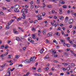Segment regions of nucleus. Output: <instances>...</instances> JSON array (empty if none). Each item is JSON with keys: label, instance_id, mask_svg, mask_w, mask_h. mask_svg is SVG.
Returning a JSON list of instances; mask_svg holds the SVG:
<instances>
[{"label": "nucleus", "instance_id": "f257e3e1", "mask_svg": "<svg viewBox=\"0 0 76 76\" xmlns=\"http://www.w3.org/2000/svg\"><path fill=\"white\" fill-rule=\"evenodd\" d=\"M21 13L26 12V13H28V9H23L21 11Z\"/></svg>", "mask_w": 76, "mask_h": 76}, {"label": "nucleus", "instance_id": "f03ea898", "mask_svg": "<svg viewBox=\"0 0 76 76\" xmlns=\"http://www.w3.org/2000/svg\"><path fill=\"white\" fill-rule=\"evenodd\" d=\"M35 60H36V57H32L30 59V60L31 62V61H35Z\"/></svg>", "mask_w": 76, "mask_h": 76}, {"label": "nucleus", "instance_id": "7ed1b4c3", "mask_svg": "<svg viewBox=\"0 0 76 76\" xmlns=\"http://www.w3.org/2000/svg\"><path fill=\"white\" fill-rule=\"evenodd\" d=\"M73 22V20L72 19H69L68 21V23L69 24H72Z\"/></svg>", "mask_w": 76, "mask_h": 76}, {"label": "nucleus", "instance_id": "20e7f679", "mask_svg": "<svg viewBox=\"0 0 76 76\" xmlns=\"http://www.w3.org/2000/svg\"><path fill=\"white\" fill-rule=\"evenodd\" d=\"M63 69L64 71H65V70H67V71H69L70 70V68L69 67H67V69H66L64 68H63Z\"/></svg>", "mask_w": 76, "mask_h": 76}, {"label": "nucleus", "instance_id": "39448f33", "mask_svg": "<svg viewBox=\"0 0 76 76\" xmlns=\"http://www.w3.org/2000/svg\"><path fill=\"white\" fill-rule=\"evenodd\" d=\"M24 63L26 64L28 63H31V60H26L24 61Z\"/></svg>", "mask_w": 76, "mask_h": 76}, {"label": "nucleus", "instance_id": "423d86ee", "mask_svg": "<svg viewBox=\"0 0 76 76\" xmlns=\"http://www.w3.org/2000/svg\"><path fill=\"white\" fill-rule=\"evenodd\" d=\"M5 66V64H3L2 66H1V70L0 71H2V70H3V68H4V67Z\"/></svg>", "mask_w": 76, "mask_h": 76}, {"label": "nucleus", "instance_id": "0eeeda50", "mask_svg": "<svg viewBox=\"0 0 76 76\" xmlns=\"http://www.w3.org/2000/svg\"><path fill=\"white\" fill-rule=\"evenodd\" d=\"M42 16L41 15H38V20H41V19H42V18H41Z\"/></svg>", "mask_w": 76, "mask_h": 76}, {"label": "nucleus", "instance_id": "6e6552de", "mask_svg": "<svg viewBox=\"0 0 76 76\" xmlns=\"http://www.w3.org/2000/svg\"><path fill=\"white\" fill-rule=\"evenodd\" d=\"M22 15L23 17V18L22 17V19H26V14L25 13H23Z\"/></svg>", "mask_w": 76, "mask_h": 76}, {"label": "nucleus", "instance_id": "1a4fd4ad", "mask_svg": "<svg viewBox=\"0 0 76 76\" xmlns=\"http://www.w3.org/2000/svg\"><path fill=\"white\" fill-rule=\"evenodd\" d=\"M14 21V20L12 19L8 23V24H9V25H10V24H11V23H12V22Z\"/></svg>", "mask_w": 76, "mask_h": 76}, {"label": "nucleus", "instance_id": "9d476101", "mask_svg": "<svg viewBox=\"0 0 76 76\" xmlns=\"http://www.w3.org/2000/svg\"><path fill=\"white\" fill-rule=\"evenodd\" d=\"M59 2L61 4H64L65 3V2L63 1L60 0L59 1Z\"/></svg>", "mask_w": 76, "mask_h": 76}, {"label": "nucleus", "instance_id": "9b49d317", "mask_svg": "<svg viewBox=\"0 0 76 76\" xmlns=\"http://www.w3.org/2000/svg\"><path fill=\"white\" fill-rule=\"evenodd\" d=\"M14 11L15 12H19V10L18 9L15 8L14 9Z\"/></svg>", "mask_w": 76, "mask_h": 76}, {"label": "nucleus", "instance_id": "f8f14e48", "mask_svg": "<svg viewBox=\"0 0 76 76\" xmlns=\"http://www.w3.org/2000/svg\"><path fill=\"white\" fill-rule=\"evenodd\" d=\"M7 75L8 76H10V71H8V72H7Z\"/></svg>", "mask_w": 76, "mask_h": 76}, {"label": "nucleus", "instance_id": "ddd939ff", "mask_svg": "<svg viewBox=\"0 0 76 76\" xmlns=\"http://www.w3.org/2000/svg\"><path fill=\"white\" fill-rule=\"evenodd\" d=\"M22 17H20L19 18H18L17 20V21H19V20H20L22 19Z\"/></svg>", "mask_w": 76, "mask_h": 76}, {"label": "nucleus", "instance_id": "4468645a", "mask_svg": "<svg viewBox=\"0 0 76 76\" xmlns=\"http://www.w3.org/2000/svg\"><path fill=\"white\" fill-rule=\"evenodd\" d=\"M19 7V5L18 4H17L15 7V9H18Z\"/></svg>", "mask_w": 76, "mask_h": 76}, {"label": "nucleus", "instance_id": "2eb2a0df", "mask_svg": "<svg viewBox=\"0 0 76 76\" xmlns=\"http://www.w3.org/2000/svg\"><path fill=\"white\" fill-rule=\"evenodd\" d=\"M69 64V63H63L62 64H64V66H67Z\"/></svg>", "mask_w": 76, "mask_h": 76}, {"label": "nucleus", "instance_id": "dca6fc26", "mask_svg": "<svg viewBox=\"0 0 76 76\" xmlns=\"http://www.w3.org/2000/svg\"><path fill=\"white\" fill-rule=\"evenodd\" d=\"M46 31L45 30L43 31V35H46Z\"/></svg>", "mask_w": 76, "mask_h": 76}, {"label": "nucleus", "instance_id": "f3484780", "mask_svg": "<svg viewBox=\"0 0 76 76\" xmlns=\"http://www.w3.org/2000/svg\"><path fill=\"white\" fill-rule=\"evenodd\" d=\"M44 49H42L40 51V53H43V52H44Z\"/></svg>", "mask_w": 76, "mask_h": 76}, {"label": "nucleus", "instance_id": "a211bd4d", "mask_svg": "<svg viewBox=\"0 0 76 76\" xmlns=\"http://www.w3.org/2000/svg\"><path fill=\"white\" fill-rule=\"evenodd\" d=\"M58 25H59V24H58V23H56L55 24L54 26L55 28H56V27H57V26Z\"/></svg>", "mask_w": 76, "mask_h": 76}, {"label": "nucleus", "instance_id": "6ab92c4d", "mask_svg": "<svg viewBox=\"0 0 76 76\" xmlns=\"http://www.w3.org/2000/svg\"><path fill=\"white\" fill-rule=\"evenodd\" d=\"M53 42L54 43H56V44H58V42H57L56 41V40L55 39L53 40Z\"/></svg>", "mask_w": 76, "mask_h": 76}, {"label": "nucleus", "instance_id": "aec40b11", "mask_svg": "<svg viewBox=\"0 0 76 76\" xmlns=\"http://www.w3.org/2000/svg\"><path fill=\"white\" fill-rule=\"evenodd\" d=\"M32 37L33 39H35V34H32Z\"/></svg>", "mask_w": 76, "mask_h": 76}, {"label": "nucleus", "instance_id": "412c9836", "mask_svg": "<svg viewBox=\"0 0 76 76\" xmlns=\"http://www.w3.org/2000/svg\"><path fill=\"white\" fill-rule=\"evenodd\" d=\"M56 35H58V36H60V34L58 32H57L56 33Z\"/></svg>", "mask_w": 76, "mask_h": 76}, {"label": "nucleus", "instance_id": "4be33fe9", "mask_svg": "<svg viewBox=\"0 0 76 76\" xmlns=\"http://www.w3.org/2000/svg\"><path fill=\"white\" fill-rule=\"evenodd\" d=\"M45 14H46V13H45V12H43L42 14V16L44 17V16H45Z\"/></svg>", "mask_w": 76, "mask_h": 76}, {"label": "nucleus", "instance_id": "5701e85b", "mask_svg": "<svg viewBox=\"0 0 76 76\" xmlns=\"http://www.w3.org/2000/svg\"><path fill=\"white\" fill-rule=\"evenodd\" d=\"M16 39L17 41H20V39L19 38V37H17L16 38Z\"/></svg>", "mask_w": 76, "mask_h": 76}, {"label": "nucleus", "instance_id": "b1692460", "mask_svg": "<svg viewBox=\"0 0 76 76\" xmlns=\"http://www.w3.org/2000/svg\"><path fill=\"white\" fill-rule=\"evenodd\" d=\"M47 7L48 8H51L52 7V6L51 5H47Z\"/></svg>", "mask_w": 76, "mask_h": 76}, {"label": "nucleus", "instance_id": "393cba45", "mask_svg": "<svg viewBox=\"0 0 76 76\" xmlns=\"http://www.w3.org/2000/svg\"><path fill=\"white\" fill-rule=\"evenodd\" d=\"M15 58H19V55H17L15 56Z\"/></svg>", "mask_w": 76, "mask_h": 76}, {"label": "nucleus", "instance_id": "a878e982", "mask_svg": "<svg viewBox=\"0 0 76 76\" xmlns=\"http://www.w3.org/2000/svg\"><path fill=\"white\" fill-rule=\"evenodd\" d=\"M63 7L64 9H66L67 8V6L66 5H63Z\"/></svg>", "mask_w": 76, "mask_h": 76}, {"label": "nucleus", "instance_id": "bb28decb", "mask_svg": "<svg viewBox=\"0 0 76 76\" xmlns=\"http://www.w3.org/2000/svg\"><path fill=\"white\" fill-rule=\"evenodd\" d=\"M64 55H66V56H68V53H67V52H64Z\"/></svg>", "mask_w": 76, "mask_h": 76}, {"label": "nucleus", "instance_id": "cd10ccee", "mask_svg": "<svg viewBox=\"0 0 76 76\" xmlns=\"http://www.w3.org/2000/svg\"><path fill=\"white\" fill-rule=\"evenodd\" d=\"M13 31L14 33L15 32H16V31H17L16 30V28H14L13 29Z\"/></svg>", "mask_w": 76, "mask_h": 76}, {"label": "nucleus", "instance_id": "c85d7f7f", "mask_svg": "<svg viewBox=\"0 0 76 76\" xmlns=\"http://www.w3.org/2000/svg\"><path fill=\"white\" fill-rule=\"evenodd\" d=\"M32 30L33 31V32H35V29L33 28H32Z\"/></svg>", "mask_w": 76, "mask_h": 76}, {"label": "nucleus", "instance_id": "c756f323", "mask_svg": "<svg viewBox=\"0 0 76 76\" xmlns=\"http://www.w3.org/2000/svg\"><path fill=\"white\" fill-rule=\"evenodd\" d=\"M4 56H5V54H3L1 56V57H4Z\"/></svg>", "mask_w": 76, "mask_h": 76}, {"label": "nucleus", "instance_id": "7c9ffc66", "mask_svg": "<svg viewBox=\"0 0 76 76\" xmlns=\"http://www.w3.org/2000/svg\"><path fill=\"white\" fill-rule=\"evenodd\" d=\"M37 0V4H39L40 3V1H39V0Z\"/></svg>", "mask_w": 76, "mask_h": 76}, {"label": "nucleus", "instance_id": "2f4dec72", "mask_svg": "<svg viewBox=\"0 0 76 76\" xmlns=\"http://www.w3.org/2000/svg\"><path fill=\"white\" fill-rule=\"evenodd\" d=\"M69 42L71 45H73V41L69 40Z\"/></svg>", "mask_w": 76, "mask_h": 76}, {"label": "nucleus", "instance_id": "473e14b6", "mask_svg": "<svg viewBox=\"0 0 76 76\" xmlns=\"http://www.w3.org/2000/svg\"><path fill=\"white\" fill-rule=\"evenodd\" d=\"M10 27V26H9V25H8L6 27V28H7V29H9Z\"/></svg>", "mask_w": 76, "mask_h": 76}, {"label": "nucleus", "instance_id": "72a5a7b5", "mask_svg": "<svg viewBox=\"0 0 76 76\" xmlns=\"http://www.w3.org/2000/svg\"><path fill=\"white\" fill-rule=\"evenodd\" d=\"M70 52L72 54H75V53L73 51V50H70Z\"/></svg>", "mask_w": 76, "mask_h": 76}, {"label": "nucleus", "instance_id": "f704fd0d", "mask_svg": "<svg viewBox=\"0 0 76 76\" xmlns=\"http://www.w3.org/2000/svg\"><path fill=\"white\" fill-rule=\"evenodd\" d=\"M60 19L61 20H64V17L63 16L61 17L60 18Z\"/></svg>", "mask_w": 76, "mask_h": 76}, {"label": "nucleus", "instance_id": "c9c22d12", "mask_svg": "<svg viewBox=\"0 0 76 76\" xmlns=\"http://www.w3.org/2000/svg\"><path fill=\"white\" fill-rule=\"evenodd\" d=\"M37 71L39 72H41V68H39L37 70Z\"/></svg>", "mask_w": 76, "mask_h": 76}, {"label": "nucleus", "instance_id": "e433bc0d", "mask_svg": "<svg viewBox=\"0 0 76 76\" xmlns=\"http://www.w3.org/2000/svg\"><path fill=\"white\" fill-rule=\"evenodd\" d=\"M45 58L46 59H48V58H49V56H46V57H45Z\"/></svg>", "mask_w": 76, "mask_h": 76}, {"label": "nucleus", "instance_id": "4c0bfd02", "mask_svg": "<svg viewBox=\"0 0 76 76\" xmlns=\"http://www.w3.org/2000/svg\"><path fill=\"white\" fill-rule=\"evenodd\" d=\"M66 46L67 47H70V45L69 44H66Z\"/></svg>", "mask_w": 76, "mask_h": 76}, {"label": "nucleus", "instance_id": "58836bf2", "mask_svg": "<svg viewBox=\"0 0 76 76\" xmlns=\"http://www.w3.org/2000/svg\"><path fill=\"white\" fill-rule=\"evenodd\" d=\"M14 34H19V32L18 31H16Z\"/></svg>", "mask_w": 76, "mask_h": 76}, {"label": "nucleus", "instance_id": "ea45409f", "mask_svg": "<svg viewBox=\"0 0 76 76\" xmlns=\"http://www.w3.org/2000/svg\"><path fill=\"white\" fill-rule=\"evenodd\" d=\"M4 45H2L1 46V48L2 49H3V48H4Z\"/></svg>", "mask_w": 76, "mask_h": 76}, {"label": "nucleus", "instance_id": "a19ab883", "mask_svg": "<svg viewBox=\"0 0 76 76\" xmlns=\"http://www.w3.org/2000/svg\"><path fill=\"white\" fill-rule=\"evenodd\" d=\"M31 39V37H30L28 38V40L29 41H30Z\"/></svg>", "mask_w": 76, "mask_h": 76}, {"label": "nucleus", "instance_id": "79ce46f5", "mask_svg": "<svg viewBox=\"0 0 76 76\" xmlns=\"http://www.w3.org/2000/svg\"><path fill=\"white\" fill-rule=\"evenodd\" d=\"M8 48V45H6L5 46V49H7V48Z\"/></svg>", "mask_w": 76, "mask_h": 76}, {"label": "nucleus", "instance_id": "37998d69", "mask_svg": "<svg viewBox=\"0 0 76 76\" xmlns=\"http://www.w3.org/2000/svg\"><path fill=\"white\" fill-rule=\"evenodd\" d=\"M21 38L22 39H25V36H23V37H21Z\"/></svg>", "mask_w": 76, "mask_h": 76}, {"label": "nucleus", "instance_id": "c03bdc74", "mask_svg": "<svg viewBox=\"0 0 76 76\" xmlns=\"http://www.w3.org/2000/svg\"><path fill=\"white\" fill-rule=\"evenodd\" d=\"M55 69V68H54V67H53L52 68L51 70H52V71H54Z\"/></svg>", "mask_w": 76, "mask_h": 76}, {"label": "nucleus", "instance_id": "a18cd8bd", "mask_svg": "<svg viewBox=\"0 0 76 76\" xmlns=\"http://www.w3.org/2000/svg\"><path fill=\"white\" fill-rule=\"evenodd\" d=\"M30 8L31 9H32L34 8V6L33 5H31V6L30 7Z\"/></svg>", "mask_w": 76, "mask_h": 76}, {"label": "nucleus", "instance_id": "49530a36", "mask_svg": "<svg viewBox=\"0 0 76 76\" xmlns=\"http://www.w3.org/2000/svg\"><path fill=\"white\" fill-rule=\"evenodd\" d=\"M47 37H50V34L49 33L47 35Z\"/></svg>", "mask_w": 76, "mask_h": 76}, {"label": "nucleus", "instance_id": "de8ad7c7", "mask_svg": "<svg viewBox=\"0 0 76 76\" xmlns=\"http://www.w3.org/2000/svg\"><path fill=\"white\" fill-rule=\"evenodd\" d=\"M0 13H1V15H4V13H3V12H1Z\"/></svg>", "mask_w": 76, "mask_h": 76}, {"label": "nucleus", "instance_id": "09e8293b", "mask_svg": "<svg viewBox=\"0 0 76 76\" xmlns=\"http://www.w3.org/2000/svg\"><path fill=\"white\" fill-rule=\"evenodd\" d=\"M51 24H52V25L53 26H54V23L51 22Z\"/></svg>", "mask_w": 76, "mask_h": 76}, {"label": "nucleus", "instance_id": "8fccbe9b", "mask_svg": "<svg viewBox=\"0 0 76 76\" xmlns=\"http://www.w3.org/2000/svg\"><path fill=\"white\" fill-rule=\"evenodd\" d=\"M56 51H53V52L52 53V54H56Z\"/></svg>", "mask_w": 76, "mask_h": 76}, {"label": "nucleus", "instance_id": "3c124183", "mask_svg": "<svg viewBox=\"0 0 76 76\" xmlns=\"http://www.w3.org/2000/svg\"><path fill=\"white\" fill-rule=\"evenodd\" d=\"M2 9L3 10H6L7 9H6V8L5 7H3L2 8Z\"/></svg>", "mask_w": 76, "mask_h": 76}, {"label": "nucleus", "instance_id": "603ef678", "mask_svg": "<svg viewBox=\"0 0 76 76\" xmlns=\"http://www.w3.org/2000/svg\"><path fill=\"white\" fill-rule=\"evenodd\" d=\"M60 12L61 13V12H62V9L61 8H60L59 9Z\"/></svg>", "mask_w": 76, "mask_h": 76}, {"label": "nucleus", "instance_id": "864d4df0", "mask_svg": "<svg viewBox=\"0 0 76 76\" xmlns=\"http://www.w3.org/2000/svg\"><path fill=\"white\" fill-rule=\"evenodd\" d=\"M64 22H65V23H66V22H68V20L67 19H65Z\"/></svg>", "mask_w": 76, "mask_h": 76}, {"label": "nucleus", "instance_id": "5fc2aeb1", "mask_svg": "<svg viewBox=\"0 0 76 76\" xmlns=\"http://www.w3.org/2000/svg\"><path fill=\"white\" fill-rule=\"evenodd\" d=\"M54 12H55V10H53L52 11V13H53H53H54Z\"/></svg>", "mask_w": 76, "mask_h": 76}, {"label": "nucleus", "instance_id": "6e6d98bb", "mask_svg": "<svg viewBox=\"0 0 76 76\" xmlns=\"http://www.w3.org/2000/svg\"><path fill=\"white\" fill-rule=\"evenodd\" d=\"M52 1H53L55 3H56V0H52Z\"/></svg>", "mask_w": 76, "mask_h": 76}, {"label": "nucleus", "instance_id": "4d7b16f0", "mask_svg": "<svg viewBox=\"0 0 76 76\" xmlns=\"http://www.w3.org/2000/svg\"><path fill=\"white\" fill-rule=\"evenodd\" d=\"M7 43L8 44H9L10 43V42H11V41H9V40H8L7 41Z\"/></svg>", "mask_w": 76, "mask_h": 76}, {"label": "nucleus", "instance_id": "13d9d810", "mask_svg": "<svg viewBox=\"0 0 76 76\" xmlns=\"http://www.w3.org/2000/svg\"><path fill=\"white\" fill-rule=\"evenodd\" d=\"M31 42L32 44H34V40H31Z\"/></svg>", "mask_w": 76, "mask_h": 76}, {"label": "nucleus", "instance_id": "bf43d9fd", "mask_svg": "<svg viewBox=\"0 0 76 76\" xmlns=\"http://www.w3.org/2000/svg\"><path fill=\"white\" fill-rule=\"evenodd\" d=\"M46 42H47L48 43H49L50 42H49V41H48V39H47L46 40Z\"/></svg>", "mask_w": 76, "mask_h": 76}, {"label": "nucleus", "instance_id": "052dcab7", "mask_svg": "<svg viewBox=\"0 0 76 76\" xmlns=\"http://www.w3.org/2000/svg\"><path fill=\"white\" fill-rule=\"evenodd\" d=\"M30 23H33L34 21L33 20H30L29 22Z\"/></svg>", "mask_w": 76, "mask_h": 76}, {"label": "nucleus", "instance_id": "680f3d73", "mask_svg": "<svg viewBox=\"0 0 76 76\" xmlns=\"http://www.w3.org/2000/svg\"><path fill=\"white\" fill-rule=\"evenodd\" d=\"M61 29V28L60 27H59V28H58L57 30L58 31H60Z\"/></svg>", "mask_w": 76, "mask_h": 76}, {"label": "nucleus", "instance_id": "e2e57ef3", "mask_svg": "<svg viewBox=\"0 0 76 76\" xmlns=\"http://www.w3.org/2000/svg\"><path fill=\"white\" fill-rule=\"evenodd\" d=\"M54 63H58V61H57L56 60H55L54 61Z\"/></svg>", "mask_w": 76, "mask_h": 76}, {"label": "nucleus", "instance_id": "0e129e2a", "mask_svg": "<svg viewBox=\"0 0 76 76\" xmlns=\"http://www.w3.org/2000/svg\"><path fill=\"white\" fill-rule=\"evenodd\" d=\"M49 35H50V37H52V33H50Z\"/></svg>", "mask_w": 76, "mask_h": 76}, {"label": "nucleus", "instance_id": "69168bd1", "mask_svg": "<svg viewBox=\"0 0 76 76\" xmlns=\"http://www.w3.org/2000/svg\"><path fill=\"white\" fill-rule=\"evenodd\" d=\"M34 3V1H32L31 2L30 4H31L32 5L33 4V3Z\"/></svg>", "mask_w": 76, "mask_h": 76}, {"label": "nucleus", "instance_id": "338daca9", "mask_svg": "<svg viewBox=\"0 0 76 76\" xmlns=\"http://www.w3.org/2000/svg\"><path fill=\"white\" fill-rule=\"evenodd\" d=\"M37 74L36 73H35L34 74V76H37Z\"/></svg>", "mask_w": 76, "mask_h": 76}, {"label": "nucleus", "instance_id": "774afa93", "mask_svg": "<svg viewBox=\"0 0 76 76\" xmlns=\"http://www.w3.org/2000/svg\"><path fill=\"white\" fill-rule=\"evenodd\" d=\"M37 76H41V74H38L37 75Z\"/></svg>", "mask_w": 76, "mask_h": 76}]
</instances>
